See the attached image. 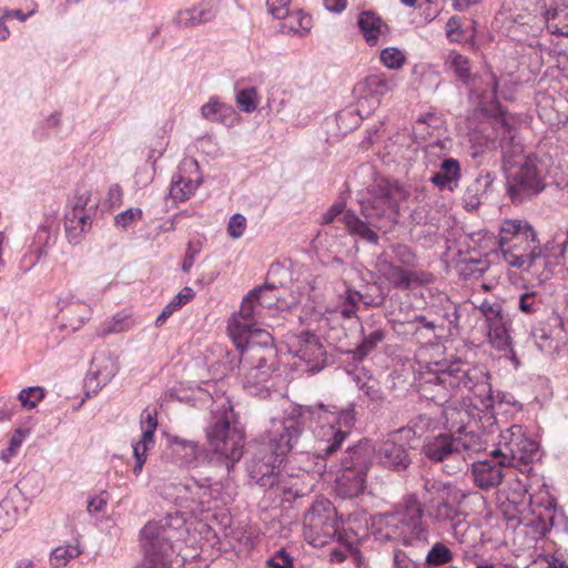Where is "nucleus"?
I'll list each match as a JSON object with an SVG mask.
<instances>
[{
  "mask_svg": "<svg viewBox=\"0 0 568 568\" xmlns=\"http://www.w3.org/2000/svg\"><path fill=\"white\" fill-rule=\"evenodd\" d=\"M274 286H261L250 291L243 298L240 310L227 323L229 335L241 351V362L247 364L244 387L252 388L265 384L272 371L274 348L268 332L255 328L257 320L263 318V311L272 307L275 300Z\"/></svg>",
  "mask_w": 568,
  "mask_h": 568,
  "instance_id": "f257e3e1",
  "label": "nucleus"
},
{
  "mask_svg": "<svg viewBox=\"0 0 568 568\" xmlns=\"http://www.w3.org/2000/svg\"><path fill=\"white\" fill-rule=\"evenodd\" d=\"M303 419L298 412L281 419H272L266 436L256 445L254 455L247 464L250 477L262 487L276 485L275 469L298 443L303 432Z\"/></svg>",
  "mask_w": 568,
  "mask_h": 568,
  "instance_id": "f03ea898",
  "label": "nucleus"
},
{
  "mask_svg": "<svg viewBox=\"0 0 568 568\" xmlns=\"http://www.w3.org/2000/svg\"><path fill=\"white\" fill-rule=\"evenodd\" d=\"M407 196L408 192L397 183L382 181L372 185L359 200L361 211L366 221H362L353 212H346L343 221L347 231L369 243H377L378 235L371 226L381 227V219L396 216L399 203Z\"/></svg>",
  "mask_w": 568,
  "mask_h": 568,
  "instance_id": "7ed1b4c3",
  "label": "nucleus"
},
{
  "mask_svg": "<svg viewBox=\"0 0 568 568\" xmlns=\"http://www.w3.org/2000/svg\"><path fill=\"white\" fill-rule=\"evenodd\" d=\"M497 243L505 263L521 272H531L545 261L537 234L525 220L503 221Z\"/></svg>",
  "mask_w": 568,
  "mask_h": 568,
  "instance_id": "20e7f679",
  "label": "nucleus"
},
{
  "mask_svg": "<svg viewBox=\"0 0 568 568\" xmlns=\"http://www.w3.org/2000/svg\"><path fill=\"white\" fill-rule=\"evenodd\" d=\"M205 435L210 453L230 471L243 456L245 433L229 402L213 414Z\"/></svg>",
  "mask_w": 568,
  "mask_h": 568,
  "instance_id": "39448f33",
  "label": "nucleus"
},
{
  "mask_svg": "<svg viewBox=\"0 0 568 568\" xmlns=\"http://www.w3.org/2000/svg\"><path fill=\"white\" fill-rule=\"evenodd\" d=\"M310 413L317 423L314 428L317 455L328 457L342 447L354 427L356 422L354 406L349 405L339 410L336 406L317 404L310 407Z\"/></svg>",
  "mask_w": 568,
  "mask_h": 568,
  "instance_id": "423d86ee",
  "label": "nucleus"
},
{
  "mask_svg": "<svg viewBox=\"0 0 568 568\" xmlns=\"http://www.w3.org/2000/svg\"><path fill=\"white\" fill-rule=\"evenodd\" d=\"M372 449L368 442H362L346 452L336 479V490L341 497L354 498L364 491Z\"/></svg>",
  "mask_w": 568,
  "mask_h": 568,
  "instance_id": "0eeeda50",
  "label": "nucleus"
},
{
  "mask_svg": "<svg viewBox=\"0 0 568 568\" xmlns=\"http://www.w3.org/2000/svg\"><path fill=\"white\" fill-rule=\"evenodd\" d=\"M491 455L508 466L528 465L538 458V444L527 436L523 426L513 425L500 432Z\"/></svg>",
  "mask_w": 568,
  "mask_h": 568,
  "instance_id": "6e6552de",
  "label": "nucleus"
},
{
  "mask_svg": "<svg viewBox=\"0 0 568 568\" xmlns=\"http://www.w3.org/2000/svg\"><path fill=\"white\" fill-rule=\"evenodd\" d=\"M470 449L467 437H455L450 434H439L428 437L423 446L425 456L434 463L453 462V465H445L444 470L449 474H457L467 467L465 453Z\"/></svg>",
  "mask_w": 568,
  "mask_h": 568,
  "instance_id": "1a4fd4ad",
  "label": "nucleus"
},
{
  "mask_svg": "<svg viewBox=\"0 0 568 568\" xmlns=\"http://www.w3.org/2000/svg\"><path fill=\"white\" fill-rule=\"evenodd\" d=\"M545 0H504L495 21L507 31L521 27L527 33L540 31Z\"/></svg>",
  "mask_w": 568,
  "mask_h": 568,
  "instance_id": "9d476101",
  "label": "nucleus"
},
{
  "mask_svg": "<svg viewBox=\"0 0 568 568\" xmlns=\"http://www.w3.org/2000/svg\"><path fill=\"white\" fill-rule=\"evenodd\" d=\"M337 529V514L329 500L315 501L304 515V537L314 547L328 544L336 536Z\"/></svg>",
  "mask_w": 568,
  "mask_h": 568,
  "instance_id": "9b49d317",
  "label": "nucleus"
},
{
  "mask_svg": "<svg viewBox=\"0 0 568 568\" xmlns=\"http://www.w3.org/2000/svg\"><path fill=\"white\" fill-rule=\"evenodd\" d=\"M507 185L510 197L516 202L541 192L545 181L538 159L529 155L514 163L507 176Z\"/></svg>",
  "mask_w": 568,
  "mask_h": 568,
  "instance_id": "f8f14e48",
  "label": "nucleus"
},
{
  "mask_svg": "<svg viewBox=\"0 0 568 568\" xmlns=\"http://www.w3.org/2000/svg\"><path fill=\"white\" fill-rule=\"evenodd\" d=\"M180 535L169 519L149 521L141 530V546L144 556L169 565V557L174 551L173 540Z\"/></svg>",
  "mask_w": 568,
  "mask_h": 568,
  "instance_id": "ddd939ff",
  "label": "nucleus"
},
{
  "mask_svg": "<svg viewBox=\"0 0 568 568\" xmlns=\"http://www.w3.org/2000/svg\"><path fill=\"white\" fill-rule=\"evenodd\" d=\"M429 382L452 390L464 388L471 392L473 395L477 393V395L484 396L491 393L490 386L486 382V375L481 371L466 369L458 363L439 371Z\"/></svg>",
  "mask_w": 568,
  "mask_h": 568,
  "instance_id": "4468645a",
  "label": "nucleus"
},
{
  "mask_svg": "<svg viewBox=\"0 0 568 568\" xmlns=\"http://www.w3.org/2000/svg\"><path fill=\"white\" fill-rule=\"evenodd\" d=\"M493 406L494 398L491 394L480 396L475 393L473 396L465 397L460 406L446 405L443 409V416L447 427L460 432L471 422L480 420L481 414H490Z\"/></svg>",
  "mask_w": 568,
  "mask_h": 568,
  "instance_id": "2eb2a0df",
  "label": "nucleus"
},
{
  "mask_svg": "<svg viewBox=\"0 0 568 568\" xmlns=\"http://www.w3.org/2000/svg\"><path fill=\"white\" fill-rule=\"evenodd\" d=\"M397 87V80L394 77L386 78L381 74L369 75L363 83V93L358 99V114H369L372 110H375L384 95L395 90Z\"/></svg>",
  "mask_w": 568,
  "mask_h": 568,
  "instance_id": "dca6fc26",
  "label": "nucleus"
},
{
  "mask_svg": "<svg viewBox=\"0 0 568 568\" xmlns=\"http://www.w3.org/2000/svg\"><path fill=\"white\" fill-rule=\"evenodd\" d=\"M201 182L197 162L194 159H185L172 180L170 196L176 202L186 201L195 193Z\"/></svg>",
  "mask_w": 568,
  "mask_h": 568,
  "instance_id": "f3484780",
  "label": "nucleus"
},
{
  "mask_svg": "<svg viewBox=\"0 0 568 568\" xmlns=\"http://www.w3.org/2000/svg\"><path fill=\"white\" fill-rule=\"evenodd\" d=\"M393 514L400 517L398 518L400 529L408 535L410 541L425 537L424 510L415 495L405 497L400 507L393 511Z\"/></svg>",
  "mask_w": 568,
  "mask_h": 568,
  "instance_id": "a211bd4d",
  "label": "nucleus"
},
{
  "mask_svg": "<svg viewBox=\"0 0 568 568\" xmlns=\"http://www.w3.org/2000/svg\"><path fill=\"white\" fill-rule=\"evenodd\" d=\"M158 413L154 408H145L140 417V427L142 430L141 439L132 445L135 465L133 474L139 476L146 460V452L154 446V433L158 428Z\"/></svg>",
  "mask_w": 568,
  "mask_h": 568,
  "instance_id": "6ab92c4d",
  "label": "nucleus"
},
{
  "mask_svg": "<svg viewBox=\"0 0 568 568\" xmlns=\"http://www.w3.org/2000/svg\"><path fill=\"white\" fill-rule=\"evenodd\" d=\"M295 355L306 364L311 373L320 372L326 364V352L314 334L304 333L298 337Z\"/></svg>",
  "mask_w": 568,
  "mask_h": 568,
  "instance_id": "aec40b11",
  "label": "nucleus"
},
{
  "mask_svg": "<svg viewBox=\"0 0 568 568\" xmlns=\"http://www.w3.org/2000/svg\"><path fill=\"white\" fill-rule=\"evenodd\" d=\"M168 455L180 467L193 468L201 455L197 442L175 435L168 436Z\"/></svg>",
  "mask_w": 568,
  "mask_h": 568,
  "instance_id": "412c9836",
  "label": "nucleus"
},
{
  "mask_svg": "<svg viewBox=\"0 0 568 568\" xmlns=\"http://www.w3.org/2000/svg\"><path fill=\"white\" fill-rule=\"evenodd\" d=\"M375 452L379 463L392 470H404L412 463L405 446L392 437L383 440Z\"/></svg>",
  "mask_w": 568,
  "mask_h": 568,
  "instance_id": "4be33fe9",
  "label": "nucleus"
},
{
  "mask_svg": "<svg viewBox=\"0 0 568 568\" xmlns=\"http://www.w3.org/2000/svg\"><path fill=\"white\" fill-rule=\"evenodd\" d=\"M555 37L568 38V3L565 1H555L547 6L545 3L540 21V31Z\"/></svg>",
  "mask_w": 568,
  "mask_h": 568,
  "instance_id": "5701e85b",
  "label": "nucleus"
},
{
  "mask_svg": "<svg viewBox=\"0 0 568 568\" xmlns=\"http://www.w3.org/2000/svg\"><path fill=\"white\" fill-rule=\"evenodd\" d=\"M508 466L501 464V458L498 462L495 460H479L473 464V477L475 484L485 490L498 486L504 479L503 468Z\"/></svg>",
  "mask_w": 568,
  "mask_h": 568,
  "instance_id": "b1692460",
  "label": "nucleus"
},
{
  "mask_svg": "<svg viewBox=\"0 0 568 568\" xmlns=\"http://www.w3.org/2000/svg\"><path fill=\"white\" fill-rule=\"evenodd\" d=\"M119 372L118 357L110 352L97 354L91 362V378L97 381V387L109 384Z\"/></svg>",
  "mask_w": 568,
  "mask_h": 568,
  "instance_id": "393cba45",
  "label": "nucleus"
},
{
  "mask_svg": "<svg viewBox=\"0 0 568 568\" xmlns=\"http://www.w3.org/2000/svg\"><path fill=\"white\" fill-rule=\"evenodd\" d=\"M357 27L369 47L377 45L379 38L388 32V26L373 11H362L357 18Z\"/></svg>",
  "mask_w": 568,
  "mask_h": 568,
  "instance_id": "a878e982",
  "label": "nucleus"
},
{
  "mask_svg": "<svg viewBox=\"0 0 568 568\" xmlns=\"http://www.w3.org/2000/svg\"><path fill=\"white\" fill-rule=\"evenodd\" d=\"M57 307L59 310V314L64 318L67 315L73 312V308H77L81 312L79 317L74 320L70 318V327L73 331L79 329L82 325H84L91 317V307L79 301L75 295L71 292L61 294L57 298Z\"/></svg>",
  "mask_w": 568,
  "mask_h": 568,
  "instance_id": "bb28decb",
  "label": "nucleus"
},
{
  "mask_svg": "<svg viewBox=\"0 0 568 568\" xmlns=\"http://www.w3.org/2000/svg\"><path fill=\"white\" fill-rule=\"evenodd\" d=\"M98 209V202L94 201L89 207V212H68L65 215V232L70 241L78 242L80 237L91 229L92 215Z\"/></svg>",
  "mask_w": 568,
  "mask_h": 568,
  "instance_id": "cd10ccee",
  "label": "nucleus"
},
{
  "mask_svg": "<svg viewBox=\"0 0 568 568\" xmlns=\"http://www.w3.org/2000/svg\"><path fill=\"white\" fill-rule=\"evenodd\" d=\"M399 516H394L393 513L378 515L374 518L373 525L377 529V535L381 539L386 540H398L404 545L410 544L408 535L400 529Z\"/></svg>",
  "mask_w": 568,
  "mask_h": 568,
  "instance_id": "c85d7f7f",
  "label": "nucleus"
},
{
  "mask_svg": "<svg viewBox=\"0 0 568 568\" xmlns=\"http://www.w3.org/2000/svg\"><path fill=\"white\" fill-rule=\"evenodd\" d=\"M281 20L280 32L287 36L304 37L313 27L312 17L306 14L303 10H287V14Z\"/></svg>",
  "mask_w": 568,
  "mask_h": 568,
  "instance_id": "c756f323",
  "label": "nucleus"
},
{
  "mask_svg": "<svg viewBox=\"0 0 568 568\" xmlns=\"http://www.w3.org/2000/svg\"><path fill=\"white\" fill-rule=\"evenodd\" d=\"M215 17V11L210 3L181 10L175 16V23L183 28H191L211 21Z\"/></svg>",
  "mask_w": 568,
  "mask_h": 568,
  "instance_id": "7c9ffc66",
  "label": "nucleus"
},
{
  "mask_svg": "<svg viewBox=\"0 0 568 568\" xmlns=\"http://www.w3.org/2000/svg\"><path fill=\"white\" fill-rule=\"evenodd\" d=\"M201 115L210 122H220L225 125H232L235 119V110L216 98H211L201 106Z\"/></svg>",
  "mask_w": 568,
  "mask_h": 568,
  "instance_id": "2f4dec72",
  "label": "nucleus"
},
{
  "mask_svg": "<svg viewBox=\"0 0 568 568\" xmlns=\"http://www.w3.org/2000/svg\"><path fill=\"white\" fill-rule=\"evenodd\" d=\"M460 179V165L455 159H445L439 171L430 178V182L440 190L453 191Z\"/></svg>",
  "mask_w": 568,
  "mask_h": 568,
  "instance_id": "473e14b6",
  "label": "nucleus"
},
{
  "mask_svg": "<svg viewBox=\"0 0 568 568\" xmlns=\"http://www.w3.org/2000/svg\"><path fill=\"white\" fill-rule=\"evenodd\" d=\"M378 271L393 286L397 288H408L413 283L417 282L415 273L396 266L385 260H381L378 262Z\"/></svg>",
  "mask_w": 568,
  "mask_h": 568,
  "instance_id": "72a5a7b5",
  "label": "nucleus"
},
{
  "mask_svg": "<svg viewBox=\"0 0 568 568\" xmlns=\"http://www.w3.org/2000/svg\"><path fill=\"white\" fill-rule=\"evenodd\" d=\"M488 341L499 351H507L511 345V336L509 333V323L506 316L494 322L487 323Z\"/></svg>",
  "mask_w": 568,
  "mask_h": 568,
  "instance_id": "f704fd0d",
  "label": "nucleus"
},
{
  "mask_svg": "<svg viewBox=\"0 0 568 568\" xmlns=\"http://www.w3.org/2000/svg\"><path fill=\"white\" fill-rule=\"evenodd\" d=\"M445 69L454 72L456 78L465 84L471 81L470 62L469 59L462 53L452 50L445 57Z\"/></svg>",
  "mask_w": 568,
  "mask_h": 568,
  "instance_id": "c9c22d12",
  "label": "nucleus"
},
{
  "mask_svg": "<svg viewBox=\"0 0 568 568\" xmlns=\"http://www.w3.org/2000/svg\"><path fill=\"white\" fill-rule=\"evenodd\" d=\"M136 322L132 314L120 312L113 315L110 320L101 324L99 328L100 335L121 334L131 331Z\"/></svg>",
  "mask_w": 568,
  "mask_h": 568,
  "instance_id": "e433bc0d",
  "label": "nucleus"
},
{
  "mask_svg": "<svg viewBox=\"0 0 568 568\" xmlns=\"http://www.w3.org/2000/svg\"><path fill=\"white\" fill-rule=\"evenodd\" d=\"M82 554L79 542L65 544L55 547L50 554V565L53 568L65 567L70 560Z\"/></svg>",
  "mask_w": 568,
  "mask_h": 568,
  "instance_id": "4c0bfd02",
  "label": "nucleus"
},
{
  "mask_svg": "<svg viewBox=\"0 0 568 568\" xmlns=\"http://www.w3.org/2000/svg\"><path fill=\"white\" fill-rule=\"evenodd\" d=\"M58 236V229L51 224L40 225L34 235L33 244L37 248V260L48 254V248L54 245Z\"/></svg>",
  "mask_w": 568,
  "mask_h": 568,
  "instance_id": "58836bf2",
  "label": "nucleus"
},
{
  "mask_svg": "<svg viewBox=\"0 0 568 568\" xmlns=\"http://www.w3.org/2000/svg\"><path fill=\"white\" fill-rule=\"evenodd\" d=\"M542 305V296L536 291L526 290L518 296L517 308L524 315H536L541 311Z\"/></svg>",
  "mask_w": 568,
  "mask_h": 568,
  "instance_id": "ea45409f",
  "label": "nucleus"
},
{
  "mask_svg": "<svg viewBox=\"0 0 568 568\" xmlns=\"http://www.w3.org/2000/svg\"><path fill=\"white\" fill-rule=\"evenodd\" d=\"M181 488L190 494L187 498L197 501L202 506H205L211 499V488L207 479L204 481L191 479L181 485Z\"/></svg>",
  "mask_w": 568,
  "mask_h": 568,
  "instance_id": "a19ab883",
  "label": "nucleus"
},
{
  "mask_svg": "<svg viewBox=\"0 0 568 568\" xmlns=\"http://www.w3.org/2000/svg\"><path fill=\"white\" fill-rule=\"evenodd\" d=\"M385 332L381 328L373 331L364 337L363 342L355 349V356L359 359L368 355L375 347L385 339Z\"/></svg>",
  "mask_w": 568,
  "mask_h": 568,
  "instance_id": "79ce46f5",
  "label": "nucleus"
},
{
  "mask_svg": "<svg viewBox=\"0 0 568 568\" xmlns=\"http://www.w3.org/2000/svg\"><path fill=\"white\" fill-rule=\"evenodd\" d=\"M428 513L438 521H454L458 517L457 508L444 500L437 505H428Z\"/></svg>",
  "mask_w": 568,
  "mask_h": 568,
  "instance_id": "37998d69",
  "label": "nucleus"
},
{
  "mask_svg": "<svg viewBox=\"0 0 568 568\" xmlns=\"http://www.w3.org/2000/svg\"><path fill=\"white\" fill-rule=\"evenodd\" d=\"M91 197L92 191L90 189H78L69 201L71 212H89L90 205L94 203Z\"/></svg>",
  "mask_w": 568,
  "mask_h": 568,
  "instance_id": "c03bdc74",
  "label": "nucleus"
},
{
  "mask_svg": "<svg viewBox=\"0 0 568 568\" xmlns=\"http://www.w3.org/2000/svg\"><path fill=\"white\" fill-rule=\"evenodd\" d=\"M381 62L388 69L397 70L404 65L406 57L399 49L389 47L381 52Z\"/></svg>",
  "mask_w": 568,
  "mask_h": 568,
  "instance_id": "a18cd8bd",
  "label": "nucleus"
},
{
  "mask_svg": "<svg viewBox=\"0 0 568 568\" xmlns=\"http://www.w3.org/2000/svg\"><path fill=\"white\" fill-rule=\"evenodd\" d=\"M452 559V551L440 542L435 544L426 556V562L429 566L444 565L449 562Z\"/></svg>",
  "mask_w": 568,
  "mask_h": 568,
  "instance_id": "49530a36",
  "label": "nucleus"
},
{
  "mask_svg": "<svg viewBox=\"0 0 568 568\" xmlns=\"http://www.w3.org/2000/svg\"><path fill=\"white\" fill-rule=\"evenodd\" d=\"M236 103L243 112L251 113L257 106V91L255 88H247L239 91Z\"/></svg>",
  "mask_w": 568,
  "mask_h": 568,
  "instance_id": "de8ad7c7",
  "label": "nucleus"
},
{
  "mask_svg": "<svg viewBox=\"0 0 568 568\" xmlns=\"http://www.w3.org/2000/svg\"><path fill=\"white\" fill-rule=\"evenodd\" d=\"M363 298L362 294L354 290H346L344 302L339 307L341 315L344 318H351L356 315L357 304Z\"/></svg>",
  "mask_w": 568,
  "mask_h": 568,
  "instance_id": "09e8293b",
  "label": "nucleus"
},
{
  "mask_svg": "<svg viewBox=\"0 0 568 568\" xmlns=\"http://www.w3.org/2000/svg\"><path fill=\"white\" fill-rule=\"evenodd\" d=\"M44 392L41 387H29L19 393V400L24 408H34L43 398Z\"/></svg>",
  "mask_w": 568,
  "mask_h": 568,
  "instance_id": "8fccbe9b",
  "label": "nucleus"
},
{
  "mask_svg": "<svg viewBox=\"0 0 568 568\" xmlns=\"http://www.w3.org/2000/svg\"><path fill=\"white\" fill-rule=\"evenodd\" d=\"M143 212L139 207H131L129 210H125L114 217V223L118 227L126 229L135 221H139L142 219Z\"/></svg>",
  "mask_w": 568,
  "mask_h": 568,
  "instance_id": "3c124183",
  "label": "nucleus"
},
{
  "mask_svg": "<svg viewBox=\"0 0 568 568\" xmlns=\"http://www.w3.org/2000/svg\"><path fill=\"white\" fill-rule=\"evenodd\" d=\"M246 230V217L236 213L230 217L227 224V234L230 237L237 240L243 236Z\"/></svg>",
  "mask_w": 568,
  "mask_h": 568,
  "instance_id": "603ef678",
  "label": "nucleus"
},
{
  "mask_svg": "<svg viewBox=\"0 0 568 568\" xmlns=\"http://www.w3.org/2000/svg\"><path fill=\"white\" fill-rule=\"evenodd\" d=\"M464 31L462 29V20L458 17H452L446 23V36L452 42L462 40Z\"/></svg>",
  "mask_w": 568,
  "mask_h": 568,
  "instance_id": "864d4df0",
  "label": "nucleus"
},
{
  "mask_svg": "<svg viewBox=\"0 0 568 568\" xmlns=\"http://www.w3.org/2000/svg\"><path fill=\"white\" fill-rule=\"evenodd\" d=\"M291 0H266L267 12L275 19H282L287 14Z\"/></svg>",
  "mask_w": 568,
  "mask_h": 568,
  "instance_id": "5fc2aeb1",
  "label": "nucleus"
},
{
  "mask_svg": "<svg viewBox=\"0 0 568 568\" xmlns=\"http://www.w3.org/2000/svg\"><path fill=\"white\" fill-rule=\"evenodd\" d=\"M267 566L270 568H293V560L284 549H280L267 560Z\"/></svg>",
  "mask_w": 568,
  "mask_h": 568,
  "instance_id": "6e6d98bb",
  "label": "nucleus"
},
{
  "mask_svg": "<svg viewBox=\"0 0 568 568\" xmlns=\"http://www.w3.org/2000/svg\"><path fill=\"white\" fill-rule=\"evenodd\" d=\"M479 310H480L483 316L485 317L486 323L494 322V321L505 316L503 314L500 305L491 304L487 301L481 303Z\"/></svg>",
  "mask_w": 568,
  "mask_h": 568,
  "instance_id": "4d7b16f0",
  "label": "nucleus"
},
{
  "mask_svg": "<svg viewBox=\"0 0 568 568\" xmlns=\"http://www.w3.org/2000/svg\"><path fill=\"white\" fill-rule=\"evenodd\" d=\"M393 252L398 262L404 265L412 266L415 263V255L406 245L397 244L393 247Z\"/></svg>",
  "mask_w": 568,
  "mask_h": 568,
  "instance_id": "13d9d810",
  "label": "nucleus"
},
{
  "mask_svg": "<svg viewBox=\"0 0 568 568\" xmlns=\"http://www.w3.org/2000/svg\"><path fill=\"white\" fill-rule=\"evenodd\" d=\"M200 248L195 247L192 243H189L184 260L182 262V271L189 273L192 268L195 257L199 254Z\"/></svg>",
  "mask_w": 568,
  "mask_h": 568,
  "instance_id": "bf43d9fd",
  "label": "nucleus"
},
{
  "mask_svg": "<svg viewBox=\"0 0 568 568\" xmlns=\"http://www.w3.org/2000/svg\"><path fill=\"white\" fill-rule=\"evenodd\" d=\"M194 295L195 293L193 288L185 286L172 298V302L178 308H181L183 305L189 303Z\"/></svg>",
  "mask_w": 568,
  "mask_h": 568,
  "instance_id": "052dcab7",
  "label": "nucleus"
},
{
  "mask_svg": "<svg viewBox=\"0 0 568 568\" xmlns=\"http://www.w3.org/2000/svg\"><path fill=\"white\" fill-rule=\"evenodd\" d=\"M108 499L103 497V495L93 496L88 500V511L100 513L103 511L106 507Z\"/></svg>",
  "mask_w": 568,
  "mask_h": 568,
  "instance_id": "680f3d73",
  "label": "nucleus"
},
{
  "mask_svg": "<svg viewBox=\"0 0 568 568\" xmlns=\"http://www.w3.org/2000/svg\"><path fill=\"white\" fill-rule=\"evenodd\" d=\"M537 347L542 352H550L555 348L552 341L544 333L534 332Z\"/></svg>",
  "mask_w": 568,
  "mask_h": 568,
  "instance_id": "e2e57ef3",
  "label": "nucleus"
},
{
  "mask_svg": "<svg viewBox=\"0 0 568 568\" xmlns=\"http://www.w3.org/2000/svg\"><path fill=\"white\" fill-rule=\"evenodd\" d=\"M396 437H399V439H405L406 444L410 446L412 440H414L417 437V434L414 428L407 426L402 427L392 434V438L396 439Z\"/></svg>",
  "mask_w": 568,
  "mask_h": 568,
  "instance_id": "0e129e2a",
  "label": "nucleus"
},
{
  "mask_svg": "<svg viewBox=\"0 0 568 568\" xmlns=\"http://www.w3.org/2000/svg\"><path fill=\"white\" fill-rule=\"evenodd\" d=\"M123 192L119 184H112L109 187L106 201L111 206L120 205L122 201Z\"/></svg>",
  "mask_w": 568,
  "mask_h": 568,
  "instance_id": "69168bd1",
  "label": "nucleus"
},
{
  "mask_svg": "<svg viewBox=\"0 0 568 568\" xmlns=\"http://www.w3.org/2000/svg\"><path fill=\"white\" fill-rule=\"evenodd\" d=\"M448 488L449 487L447 485H445V484L435 483V481H432L429 479H424V489L428 494H437V495H439L443 498L444 494H445V490L448 489Z\"/></svg>",
  "mask_w": 568,
  "mask_h": 568,
  "instance_id": "338daca9",
  "label": "nucleus"
},
{
  "mask_svg": "<svg viewBox=\"0 0 568 568\" xmlns=\"http://www.w3.org/2000/svg\"><path fill=\"white\" fill-rule=\"evenodd\" d=\"M326 10L333 13H342L347 8V0H323Z\"/></svg>",
  "mask_w": 568,
  "mask_h": 568,
  "instance_id": "774afa93",
  "label": "nucleus"
}]
</instances>
